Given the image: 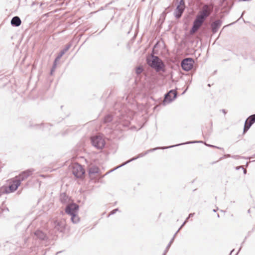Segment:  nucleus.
Here are the masks:
<instances>
[{
    "label": "nucleus",
    "mask_w": 255,
    "mask_h": 255,
    "mask_svg": "<svg viewBox=\"0 0 255 255\" xmlns=\"http://www.w3.org/2000/svg\"><path fill=\"white\" fill-rule=\"evenodd\" d=\"M158 149H159V147H155V148H151V149H148V150H146L144 152L141 153L139 154L137 156L134 157L132 158L131 159H130V160H129L123 163L122 164H121V165L118 166L116 168L114 169V170L116 169H118V168H119L120 167H122V166H124L125 165H126L127 164L130 162L132 161L138 159V158L142 157L145 156V155L147 154L148 153H149L150 152H153V151H155V150H157ZM112 170H111L110 171V172H112ZM108 173H109V172Z\"/></svg>",
    "instance_id": "obj_5"
},
{
    "label": "nucleus",
    "mask_w": 255,
    "mask_h": 255,
    "mask_svg": "<svg viewBox=\"0 0 255 255\" xmlns=\"http://www.w3.org/2000/svg\"><path fill=\"white\" fill-rule=\"evenodd\" d=\"M20 185V181H17L15 179L13 180L7 187H5V189H2L3 191L2 192H5L6 194L13 192L17 189Z\"/></svg>",
    "instance_id": "obj_6"
},
{
    "label": "nucleus",
    "mask_w": 255,
    "mask_h": 255,
    "mask_svg": "<svg viewBox=\"0 0 255 255\" xmlns=\"http://www.w3.org/2000/svg\"><path fill=\"white\" fill-rule=\"evenodd\" d=\"M99 168L96 166H93L89 169L88 173L89 175L95 174L99 173Z\"/></svg>",
    "instance_id": "obj_21"
},
{
    "label": "nucleus",
    "mask_w": 255,
    "mask_h": 255,
    "mask_svg": "<svg viewBox=\"0 0 255 255\" xmlns=\"http://www.w3.org/2000/svg\"><path fill=\"white\" fill-rule=\"evenodd\" d=\"M203 22V21L200 20L199 18L196 17V19L194 22L193 26L191 30V32H195L201 26Z\"/></svg>",
    "instance_id": "obj_15"
},
{
    "label": "nucleus",
    "mask_w": 255,
    "mask_h": 255,
    "mask_svg": "<svg viewBox=\"0 0 255 255\" xmlns=\"http://www.w3.org/2000/svg\"><path fill=\"white\" fill-rule=\"evenodd\" d=\"M158 47L156 45L153 50V54L147 59L149 65L155 68L157 71L159 70V59L158 57Z\"/></svg>",
    "instance_id": "obj_1"
},
{
    "label": "nucleus",
    "mask_w": 255,
    "mask_h": 255,
    "mask_svg": "<svg viewBox=\"0 0 255 255\" xmlns=\"http://www.w3.org/2000/svg\"><path fill=\"white\" fill-rule=\"evenodd\" d=\"M92 145L97 149H102L105 146V142L101 136L96 135L91 138Z\"/></svg>",
    "instance_id": "obj_4"
},
{
    "label": "nucleus",
    "mask_w": 255,
    "mask_h": 255,
    "mask_svg": "<svg viewBox=\"0 0 255 255\" xmlns=\"http://www.w3.org/2000/svg\"><path fill=\"white\" fill-rule=\"evenodd\" d=\"M255 122V115L249 117L246 120L245 124L244 132H246Z\"/></svg>",
    "instance_id": "obj_13"
},
{
    "label": "nucleus",
    "mask_w": 255,
    "mask_h": 255,
    "mask_svg": "<svg viewBox=\"0 0 255 255\" xmlns=\"http://www.w3.org/2000/svg\"><path fill=\"white\" fill-rule=\"evenodd\" d=\"M184 9V4L182 1H181L180 4L177 6L176 9L175 11V15L177 18H179L180 17Z\"/></svg>",
    "instance_id": "obj_16"
},
{
    "label": "nucleus",
    "mask_w": 255,
    "mask_h": 255,
    "mask_svg": "<svg viewBox=\"0 0 255 255\" xmlns=\"http://www.w3.org/2000/svg\"><path fill=\"white\" fill-rule=\"evenodd\" d=\"M79 206L76 203H69L67 204L65 207V213L70 216L75 214L78 213Z\"/></svg>",
    "instance_id": "obj_7"
},
{
    "label": "nucleus",
    "mask_w": 255,
    "mask_h": 255,
    "mask_svg": "<svg viewBox=\"0 0 255 255\" xmlns=\"http://www.w3.org/2000/svg\"><path fill=\"white\" fill-rule=\"evenodd\" d=\"M72 173L76 178H82L85 172L81 165L75 163L72 167Z\"/></svg>",
    "instance_id": "obj_3"
},
{
    "label": "nucleus",
    "mask_w": 255,
    "mask_h": 255,
    "mask_svg": "<svg viewBox=\"0 0 255 255\" xmlns=\"http://www.w3.org/2000/svg\"><path fill=\"white\" fill-rule=\"evenodd\" d=\"M34 235L41 240H46L47 237L46 234L40 230H37L34 232Z\"/></svg>",
    "instance_id": "obj_17"
},
{
    "label": "nucleus",
    "mask_w": 255,
    "mask_h": 255,
    "mask_svg": "<svg viewBox=\"0 0 255 255\" xmlns=\"http://www.w3.org/2000/svg\"><path fill=\"white\" fill-rule=\"evenodd\" d=\"M177 92L175 90H170L165 95L164 100L163 101V104L166 105L174 100L176 97Z\"/></svg>",
    "instance_id": "obj_10"
},
{
    "label": "nucleus",
    "mask_w": 255,
    "mask_h": 255,
    "mask_svg": "<svg viewBox=\"0 0 255 255\" xmlns=\"http://www.w3.org/2000/svg\"><path fill=\"white\" fill-rule=\"evenodd\" d=\"M113 117L111 114H108L105 116L103 119V123L105 124L109 123L112 121Z\"/></svg>",
    "instance_id": "obj_22"
},
{
    "label": "nucleus",
    "mask_w": 255,
    "mask_h": 255,
    "mask_svg": "<svg viewBox=\"0 0 255 255\" xmlns=\"http://www.w3.org/2000/svg\"><path fill=\"white\" fill-rule=\"evenodd\" d=\"M46 85L47 87H49L50 85V82H49V81H47Z\"/></svg>",
    "instance_id": "obj_27"
},
{
    "label": "nucleus",
    "mask_w": 255,
    "mask_h": 255,
    "mask_svg": "<svg viewBox=\"0 0 255 255\" xmlns=\"http://www.w3.org/2000/svg\"><path fill=\"white\" fill-rule=\"evenodd\" d=\"M11 23L13 25L18 26L20 25L21 20L18 17L15 16L12 19V20L11 21Z\"/></svg>",
    "instance_id": "obj_20"
},
{
    "label": "nucleus",
    "mask_w": 255,
    "mask_h": 255,
    "mask_svg": "<svg viewBox=\"0 0 255 255\" xmlns=\"http://www.w3.org/2000/svg\"><path fill=\"white\" fill-rule=\"evenodd\" d=\"M34 170L33 169H28L24 171L21 172L15 178L17 181H20V183L25 180H26L29 176L32 174Z\"/></svg>",
    "instance_id": "obj_8"
},
{
    "label": "nucleus",
    "mask_w": 255,
    "mask_h": 255,
    "mask_svg": "<svg viewBox=\"0 0 255 255\" xmlns=\"http://www.w3.org/2000/svg\"><path fill=\"white\" fill-rule=\"evenodd\" d=\"M6 243H7V245H6V246H8V244H9V243H8V242H7Z\"/></svg>",
    "instance_id": "obj_31"
},
{
    "label": "nucleus",
    "mask_w": 255,
    "mask_h": 255,
    "mask_svg": "<svg viewBox=\"0 0 255 255\" xmlns=\"http://www.w3.org/2000/svg\"><path fill=\"white\" fill-rule=\"evenodd\" d=\"M162 65H163V63L160 62V71L162 70Z\"/></svg>",
    "instance_id": "obj_28"
},
{
    "label": "nucleus",
    "mask_w": 255,
    "mask_h": 255,
    "mask_svg": "<svg viewBox=\"0 0 255 255\" xmlns=\"http://www.w3.org/2000/svg\"><path fill=\"white\" fill-rule=\"evenodd\" d=\"M221 25V22L220 20H217L215 21L212 24V30L214 32H216L219 27Z\"/></svg>",
    "instance_id": "obj_19"
},
{
    "label": "nucleus",
    "mask_w": 255,
    "mask_h": 255,
    "mask_svg": "<svg viewBox=\"0 0 255 255\" xmlns=\"http://www.w3.org/2000/svg\"><path fill=\"white\" fill-rule=\"evenodd\" d=\"M55 229L60 233H64L66 229V223L64 221H56L54 223Z\"/></svg>",
    "instance_id": "obj_12"
},
{
    "label": "nucleus",
    "mask_w": 255,
    "mask_h": 255,
    "mask_svg": "<svg viewBox=\"0 0 255 255\" xmlns=\"http://www.w3.org/2000/svg\"><path fill=\"white\" fill-rule=\"evenodd\" d=\"M210 11L211 7L208 5H205L198 14L197 17L204 21L205 19L210 14Z\"/></svg>",
    "instance_id": "obj_9"
},
{
    "label": "nucleus",
    "mask_w": 255,
    "mask_h": 255,
    "mask_svg": "<svg viewBox=\"0 0 255 255\" xmlns=\"http://www.w3.org/2000/svg\"><path fill=\"white\" fill-rule=\"evenodd\" d=\"M154 81H146L144 83L141 82L142 81H134L136 85H141V88L139 91L143 94H146L149 92V90L154 86Z\"/></svg>",
    "instance_id": "obj_2"
},
{
    "label": "nucleus",
    "mask_w": 255,
    "mask_h": 255,
    "mask_svg": "<svg viewBox=\"0 0 255 255\" xmlns=\"http://www.w3.org/2000/svg\"><path fill=\"white\" fill-rule=\"evenodd\" d=\"M61 252H62V251L58 252L56 253V254H59V253H61Z\"/></svg>",
    "instance_id": "obj_30"
},
{
    "label": "nucleus",
    "mask_w": 255,
    "mask_h": 255,
    "mask_svg": "<svg viewBox=\"0 0 255 255\" xmlns=\"http://www.w3.org/2000/svg\"><path fill=\"white\" fill-rule=\"evenodd\" d=\"M142 70V67H139L137 68L136 71L137 73H140Z\"/></svg>",
    "instance_id": "obj_25"
},
{
    "label": "nucleus",
    "mask_w": 255,
    "mask_h": 255,
    "mask_svg": "<svg viewBox=\"0 0 255 255\" xmlns=\"http://www.w3.org/2000/svg\"><path fill=\"white\" fill-rule=\"evenodd\" d=\"M70 198L65 193H62L60 195V201L62 204H67L69 201Z\"/></svg>",
    "instance_id": "obj_18"
},
{
    "label": "nucleus",
    "mask_w": 255,
    "mask_h": 255,
    "mask_svg": "<svg viewBox=\"0 0 255 255\" xmlns=\"http://www.w3.org/2000/svg\"><path fill=\"white\" fill-rule=\"evenodd\" d=\"M194 63V60L192 59L186 58L182 61L181 66L183 70L189 71L192 68Z\"/></svg>",
    "instance_id": "obj_11"
},
{
    "label": "nucleus",
    "mask_w": 255,
    "mask_h": 255,
    "mask_svg": "<svg viewBox=\"0 0 255 255\" xmlns=\"http://www.w3.org/2000/svg\"><path fill=\"white\" fill-rule=\"evenodd\" d=\"M71 221L74 224H77L80 221V218L78 217L77 213L71 216Z\"/></svg>",
    "instance_id": "obj_23"
},
{
    "label": "nucleus",
    "mask_w": 255,
    "mask_h": 255,
    "mask_svg": "<svg viewBox=\"0 0 255 255\" xmlns=\"http://www.w3.org/2000/svg\"><path fill=\"white\" fill-rule=\"evenodd\" d=\"M5 189V187H2L1 188H0V197L1 196V195L2 194H6L5 192H3L2 189Z\"/></svg>",
    "instance_id": "obj_26"
},
{
    "label": "nucleus",
    "mask_w": 255,
    "mask_h": 255,
    "mask_svg": "<svg viewBox=\"0 0 255 255\" xmlns=\"http://www.w3.org/2000/svg\"><path fill=\"white\" fill-rule=\"evenodd\" d=\"M28 240L27 237H24L22 238L19 239L17 241L13 240L12 241V243H15L16 244V246L17 247H19L20 248H24L25 247L26 242Z\"/></svg>",
    "instance_id": "obj_14"
},
{
    "label": "nucleus",
    "mask_w": 255,
    "mask_h": 255,
    "mask_svg": "<svg viewBox=\"0 0 255 255\" xmlns=\"http://www.w3.org/2000/svg\"><path fill=\"white\" fill-rule=\"evenodd\" d=\"M118 211H119V209L118 208H116V209L112 210L110 214L109 215V216H110L111 215H114V214H115Z\"/></svg>",
    "instance_id": "obj_24"
},
{
    "label": "nucleus",
    "mask_w": 255,
    "mask_h": 255,
    "mask_svg": "<svg viewBox=\"0 0 255 255\" xmlns=\"http://www.w3.org/2000/svg\"><path fill=\"white\" fill-rule=\"evenodd\" d=\"M35 127H40V125H35Z\"/></svg>",
    "instance_id": "obj_29"
}]
</instances>
